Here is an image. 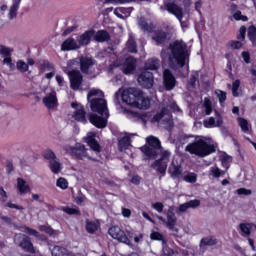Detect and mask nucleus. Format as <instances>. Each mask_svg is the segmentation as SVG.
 <instances>
[{
	"mask_svg": "<svg viewBox=\"0 0 256 256\" xmlns=\"http://www.w3.org/2000/svg\"><path fill=\"white\" fill-rule=\"evenodd\" d=\"M122 101L131 107L144 111L151 107V98L145 96L141 89L135 87H130L122 93Z\"/></svg>",
	"mask_w": 256,
	"mask_h": 256,
	"instance_id": "1",
	"label": "nucleus"
},
{
	"mask_svg": "<svg viewBox=\"0 0 256 256\" xmlns=\"http://www.w3.org/2000/svg\"><path fill=\"white\" fill-rule=\"evenodd\" d=\"M169 49L171 51V55L169 56V63L176 62L180 69L185 67V63H187V59H189V51H187V44H183L178 40L169 44Z\"/></svg>",
	"mask_w": 256,
	"mask_h": 256,
	"instance_id": "2",
	"label": "nucleus"
},
{
	"mask_svg": "<svg viewBox=\"0 0 256 256\" xmlns=\"http://www.w3.org/2000/svg\"><path fill=\"white\" fill-rule=\"evenodd\" d=\"M185 151L190 153V155H196L197 157H207L212 153H215L217 149L215 145L207 143L204 139H196L194 142L189 143Z\"/></svg>",
	"mask_w": 256,
	"mask_h": 256,
	"instance_id": "3",
	"label": "nucleus"
},
{
	"mask_svg": "<svg viewBox=\"0 0 256 256\" xmlns=\"http://www.w3.org/2000/svg\"><path fill=\"white\" fill-rule=\"evenodd\" d=\"M108 234L112 239H115L118 243H123L124 245L131 246V239H134L135 243H139V237L135 236L133 230H123L119 226H112L109 228Z\"/></svg>",
	"mask_w": 256,
	"mask_h": 256,
	"instance_id": "4",
	"label": "nucleus"
},
{
	"mask_svg": "<svg viewBox=\"0 0 256 256\" xmlns=\"http://www.w3.org/2000/svg\"><path fill=\"white\" fill-rule=\"evenodd\" d=\"M164 9H166L170 15H174L178 19L182 29H189V20H183V8H181L173 0L164 1Z\"/></svg>",
	"mask_w": 256,
	"mask_h": 256,
	"instance_id": "5",
	"label": "nucleus"
},
{
	"mask_svg": "<svg viewBox=\"0 0 256 256\" xmlns=\"http://www.w3.org/2000/svg\"><path fill=\"white\" fill-rule=\"evenodd\" d=\"M16 245L22 249V251H25V253H32L35 254V246L33 245V242L31 241V237H29L26 234L20 233L15 236L14 239Z\"/></svg>",
	"mask_w": 256,
	"mask_h": 256,
	"instance_id": "6",
	"label": "nucleus"
},
{
	"mask_svg": "<svg viewBox=\"0 0 256 256\" xmlns=\"http://www.w3.org/2000/svg\"><path fill=\"white\" fill-rule=\"evenodd\" d=\"M166 218H163V216H157V220L161 221L162 223H165L167 228L170 229V231H173L175 229V225H177V216H175V206H169L168 210L165 211Z\"/></svg>",
	"mask_w": 256,
	"mask_h": 256,
	"instance_id": "7",
	"label": "nucleus"
},
{
	"mask_svg": "<svg viewBox=\"0 0 256 256\" xmlns=\"http://www.w3.org/2000/svg\"><path fill=\"white\" fill-rule=\"evenodd\" d=\"M137 81L143 89H151L155 84V77L152 72L147 70H142V72L138 75Z\"/></svg>",
	"mask_w": 256,
	"mask_h": 256,
	"instance_id": "8",
	"label": "nucleus"
},
{
	"mask_svg": "<svg viewBox=\"0 0 256 256\" xmlns=\"http://www.w3.org/2000/svg\"><path fill=\"white\" fill-rule=\"evenodd\" d=\"M70 87L73 91H79L83 85V74L79 70H71L68 72Z\"/></svg>",
	"mask_w": 256,
	"mask_h": 256,
	"instance_id": "9",
	"label": "nucleus"
},
{
	"mask_svg": "<svg viewBox=\"0 0 256 256\" xmlns=\"http://www.w3.org/2000/svg\"><path fill=\"white\" fill-rule=\"evenodd\" d=\"M91 111L93 113H99V115H106L107 111V100L103 98H94L90 102Z\"/></svg>",
	"mask_w": 256,
	"mask_h": 256,
	"instance_id": "10",
	"label": "nucleus"
},
{
	"mask_svg": "<svg viewBox=\"0 0 256 256\" xmlns=\"http://www.w3.org/2000/svg\"><path fill=\"white\" fill-rule=\"evenodd\" d=\"M137 70V59L133 56H128L121 66V71L124 75H133Z\"/></svg>",
	"mask_w": 256,
	"mask_h": 256,
	"instance_id": "11",
	"label": "nucleus"
},
{
	"mask_svg": "<svg viewBox=\"0 0 256 256\" xmlns=\"http://www.w3.org/2000/svg\"><path fill=\"white\" fill-rule=\"evenodd\" d=\"M163 85L166 91H173L175 89V85H177V79L169 69H165L163 71Z\"/></svg>",
	"mask_w": 256,
	"mask_h": 256,
	"instance_id": "12",
	"label": "nucleus"
},
{
	"mask_svg": "<svg viewBox=\"0 0 256 256\" xmlns=\"http://www.w3.org/2000/svg\"><path fill=\"white\" fill-rule=\"evenodd\" d=\"M70 155L74 159L82 161L83 157L87 156V148H85L84 144L76 143L75 146L70 147Z\"/></svg>",
	"mask_w": 256,
	"mask_h": 256,
	"instance_id": "13",
	"label": "nucleus"
},
{
	"mask_svg": "<svg viewBox=\"0 0 256 256\" xmlns=\"http://www.w3.org/2000/svg\"><path fill=\"white\" fill-rule=\"evenodd\" d=\"M96 61L92 57L81 56L79 59L80 71L84 75H89V70L93 65H95Z\"/></svg>",
	"mask_w": 256,
	"mask_h": 256,
	"instance_id": "14",
	"label": "nucleus"
},
{
	"mask_svg": "<svg viewBox=\"0 0 256 256\" xmlns=\"http://www.w3.org/2000/svg\"><path fill=\"white\" fill-rule=\"evenodd\" d=\"M152 41L156 43V45L164 47L167 43V38L169 37V33L164 31L163 29H158L153 31Z\"/></svg>",
	"mask_w": 256,
	"mask_h": 256,
	"instance_id": "15",
	"label": "nucleus"
},
{
	"mask_svg": "<svg viewBox=\"0 0 256 256\" xmlns=\"http://www.w3.org/2000/svg\"><path fill=\"white\" fill-rule=\"evenodd\" d=\"M93 35H95V29H90L85 31L83 34L77 37V43L80 47H85L91 43V39H93Z\"/></svg>",
	"mask_w": 256,
	"mask_h": 256,
	"instance_id": "16",
	"label": "nucleus"
},
{
	"mask_svg": "<svg viewBox=\"0 0 256 256\" xmlns=\"http://www.w3.org/2000/svg\"><path fill=\"white\" fill-rule=\"evenodd\" d=\"M89 121L97 129H105V127H107V119H105L102 116H99L97 114L90 113Z\"/></svg>",
	"mask_w": 256,
	"mask_h": 256,
	"instance_id": "17",
	"label": "nucleus"
},
{
	"mask_svg": "<svg viewBox=\"0 0 256 256\" xmlns=\"http://www.w3.org/2000/svg\"><path fill=\"white\" fill-rule=\"evenodd\" d=\"M44 105L47 107V109H55L57 107V92L53 91L49 93V95L45 96L42 99Z\"/></svg>",
	"mask_w": 256,
	"mask_h": 256,
	"instance_id": "18",
	"label": "nucleus"
},
{
	"mask_svg": "<svg viewBox=\"0 0 256 256\" xmlns=\"http://www.w3.org/2000/svg\"><path fill=\"white\" fill-rule=\"evenodd\" d=\"M92 37L96 43H107L111 41V34L107 30H98Z\"/></svg>",
	"mask_w": 256,
	"mask_h": 256,
	"instance_id": "19",
	"label": "nucleus"
},
{
	"mask_svg": "<svg viewBox=\"0 0 256 256\" xmlns=\"http://www.w3.org/2000/svg\"><path fill=\"white\" fill-rule=\"evenodd\" d=\"M168 173L172 179H181L183 177V168L181 165H176L172 162L169 166Z\"/></svg>",
	"mask_w": 256,
	"mask_h": 256,
	"instance_id": "20",
	"label": "nucleus"
},
{
	"mask_svg": "<svg viewBox=\"0 0 256 256\" xmlns=\"http://www.w3.org/2000/svg\"><path fill=\"white\" fill-rule=\"evenodd\" d=\"M62 51H75L77 49H80L79 44H77V41L75 38H67L61 45Z\"/></svg>",
	"mask_w": 256,
	"mask_h": 256,
	"instance_id": "21",
	"label": "nucleus"
},
{
	"mask_svg": "<svg viewBox=\"0 0 256 256\" xmlns=\"http://www.w3.org/2000/svg\"><path fill=\"white\" fill-rule=\"evenodd\" d=\"M161 61L158 58H150L144 64V71H158Z\"/></svg>",
	"mask_w": 256,
	"mask_h": 256,
	"instance_id": "22",
	"label": "nucleus"
},
{
	"mask_svg": "<svg viewBox=\"0 0 256 256\" xmlns=\"http://www.w3.org/2000/svg\"><path fill=\"white\" fill-rule=\"evenodd\" d=\"M85 142L87 143V145H89L92 151H95L96 153H101V144H99L97 139H95V134L88 135L85 138Z\"/></svg>",
	"mask_w": 256,
	"mask_h": 256,
	"instance_id": "23",
	"label": "nucleus"
},
{
	"mask_svg": "<svg viewBox=\"0 0 256 256\" xmlns=\"http://www.w3.org/2000/svg\"><path fill=\"white\" fill-rule=\"evenodd\" d=\"M16 189L19 195H25L29 193V191H31V187L29 186V184H27V181H25V179L23 178H17Z\"/></svg>",
	"mask_w": 256,
	"mask_h": 256,
	"instance_id": "24",
	"label": "nucleus"
},
{
	"mask_svg": "<svg viewBox=\"0 0 256 256\" xmlns=\"http://www.w3.org/2000/svg\"><path fill=\"white\" fill-rule=\"evenodd\" d=\"M151 168L155 169L158 173L165 176L167 174V161L155 160L151 164Z\"/></svg>",
	"mask_w": 256,
	"mask_h": 256,
	"instance_id": "25",
	"label": "nucleus"
},
{
	"mask_svg": "<svg viewBox=\"0 0 256 256\" xmlns=\"http://www.w3.org/2000/svg\"><path fill=\"white\" fill-rule=\"evenodd\" d=\"M87 112L85 111V107L80 106L79 109H77L74 112V119L75 121H78V123H83L84 125H87Z\"/></svg>",
	"mask_w": 256,
	"mask_h": 256,
	"instance_id": "26",
	"label": "nucleus"
},
{
	"mask_svg": "<svg viewBox=\"0 0 256 256\" xmlns=\"http://www.w3.org/2000/svg\"><path fill=\"white\" fill-rule=\"evenodd\" d=\"M199 205H201V200L194 199L181 204L178 209L180 213H185L187 209H196V207H199Z\"/></svg>",
	"mask_w": 256,
	"mask_h": 256,
	"instance_id": "27",
	"label": "nucleus"
},
{
	"mask_svg": "<svg viewBox=\"0 0 256 256\" xmlns=\"http://www.w3.org/2000/svg\"><path fill=\"white\" fill-rule=\"evenodd\" d=\"M255 225L253 223H240L239 230L241 237H251V231Z\"/></svg>",
	"mask_w": 256,
	"mask_h": 256,
	"instance_id": "28",
	"label": "nucleus"
},
{
	"mask_svg": "<svg viewBox=\"0 0 256 256\" xmlns=\"http://www.w3.org/2000/svg\"><path fill=\"white\" fill-rule=\"evenodd\" d=\"M140 149L142 153L148 157V159H156L157 155H159V153H157L158 150L156 148H152L151 146L144 145Z\"/></svg>",
	"mask_w": 256,
	"mask_h": 256,
	"instance_id": "29",
	"label": "nucleus"
},
{
	"mask_svg": "<svg viewBox=\"0 0 256 256\" xmlns=\"http://www.w3.org/2000/svg\"><path fill=\"white\" fill-rule=\"evenodd\" d=\"M217 243H219V241H217V238H215V236H208L201 239L200 247H215Z\"/></svg>",
	"mask_w": 256,
	"mask_h": 256,
	"instance_id": "30",
	"label": "nucleus"
},
{
	"mask_svg": "<svg viewBox=\"0 0 256 256\" xmlns=\"http://www.w3.org/2000/svg\"><path fill=\"white\" fill-rule=\"evenodd\" d=\"M131 147V137L129 136H123L119 141H118V148L120 151H125Z\"/></svg>",
	"mask_w": 256,
	"mask_h": 256,
	"instance_id": "31",
	"label": "nucleus"
},
{
	"mask_svg": "<svg viewBox=\"0 0 256 256\" xmlns=\"http://www.w3.org/2000/svg\"><path fill=\"white\" fill-rule=\"evenodd\" d=\"M49 169L54 173V175H59L61 173V163L59 162V159L51 160L49 162Z\"/></svg>",
	"mask_w": 256,
	"mask_h": 256,
	"instance_id": "32",
	"label": "nucleus"
},
{
	"mask_svg": "<svg viewBox=\"0 0 256 256\" xmlns=\"http://www.w3.org/2000/svg\"><path fill=\"white\" fill-rule=\"evenodd\" d=\"M146 143H148V147H152L154 149H161V140L155 136H150L146 139Z\"/></svg>",
	"mask_w": 256,
	"mask_h": 256,
	"instance_id": "33",
	"label": "nucleus"
},
{
	"mask_svg": "<svg viewBox=\"0 0 256 256\" xmlns=\"http://www.w3.org/2000/svg\"><path fill=\"white\" fill-rule=\"evenodd\" d=\"M248 39L250 43H252V47H256V27L255 25H251L248 27Z\"/></svg>",
	"mask_w": 256,
	"mask_h": 256,
	"instance_id": "34",
	"label": "nucleus"
},
{
	"mask_svg": "<svg viewBox=\"0 0 256 256\" xmlns=\"http://www.w3.org/2000/svg\"><path fill=\"white\" fill-rule=\"evenodd\" d=\"M167 113H169V109H167V107H163L160 112L156 113L153 116L152 122L153 123H160L161 119H163V117H165V115H167Z\"/></svg>",
	"mask_w": 256,
	"mask_h": 256,
	"instance_id": "35",
	"label": "nucleus"
},
{
	"mask_svg": "<svg viewBox=\"0 0 256 256\" xmlns=\"http://www.w3.org/2000/svg\"><path fill=\"white\" fill-rule=\"evenodd\" d=\"M99 229V224L94 222V221H86V231L87 233H90L91 235H93V233H95L96 231H98Z\"/></svg>",
	"mask_w": 256,
	"mask_h": 256,
	"instance_id": "36",
	"label": "nucleus"
},
{
	"mask_svg": "<svg viewBox=\"0 0 256 256\" xmlns=\"http://www.w3.org/2000/svg\"><path fill=\"white\" fill-rule=\"evenodd\" d=\"M42 157L44 159H46V161H49V163H51V161H55V159H57V155H55V152H53V150L51 149H46L42 152Z\"/></svg>",
	"mask_w": 256,
	"mask_h": 256,
	"instance_id": "37",
	"label": "nucleus"
},
{
	"mask_svg": "<svg viewBox=\"0 0 256 256\" xmlns=\"http://www.w3.org/2000/svg\"><path fill=\"white\" fill-rule=\"evenodd\" d=\"M150 239L152 241H161L163 243V245H165L167 243V240L165 239V236H163L162 233L157 232V231L151 232Z\"/></svg>",
	"mask_w": 256,
	"mask_h": 256,
	"instance_id": "38",
	"label": "nucleus"
},
{
	"mask_svg": "<svg viewBox=\"0 0 256 256\" xmlns=\"http://www.w3.org/2000/svg\"><path fill=\"white\" fill-rule=\"evenodd\" d=\"M61 211L67 215H81V210L79 208H71L69 206H64L61 208Z\"/></svg>",
	"mask_w": 256,
	"mask_h": 256,
	"instance_id": "39",
	"label": "nucleus"
},
{
	"mask_svg": "<svg viewBox=\"0 0 256 256\" xmlns=\"http://www.w3.org/2000/svg\"><path fill=\"white\" fill-rule=\"evenodd\" d=\"M247 37V27L245 25H242L239 28L238 34L236 35V39L238 41H245Z\"/></svg>",
	"mask_w": 256,
	"mask_h": 256,
	"instance_id": "40",
	"label": "nucleus"
},
{
	"mask_svg": "<svg viewBox=\"0 0 256 256\" xmlns=\"http://www.w3.org/2000/svg\"><path fill=\"white\" fill-rule=\"evenodd\" d=\"M227 47H231L233 50H239L243 48V42L241 40H230Z\"/></svg>",
	"mask_w": 256,
	"mask_h": 256,
	"instance_id": "41",
	"label": "nucleus"
},
{
	"mask_svg": "<svg viewBox=\"0 0 256 256\" xmlns=\"http://www.w3.org/2000/svg\"><path fill=\"white\" fill-rule=\"evenodd\" d=\"M204 108L206 115H210L211 113H213V104L211 102V99L207 97L204 98Z\"/></svg>",
	"mask_w": 256,
	"mask_h": 256,
	"instance_id": "42",
	"label": "nucleus"
},
{
	"mask_svg": "<svg viewBox=\"0 0 256 256\" xmlns=\"http://www.w3.org/2000/svg\"><path fill=\"white\" fill-rule=\"evenodd\" d=\"M16 67L18 71H21V73H27V71H29V64L25 63L23 60H19Z\"/></svg>",
	"mask_w": 256,
	"mask_h": 256,
	"instance_id": "43",
	"label": "nucleus"
},
{
	"mask_svg": "<svg viewBox=\"0 0 256 256\" xmlns=\"http://www.w3.org/2000/svg\"><path fill=\"white\" fill-rule=\"evenodd\" d=\"M238 123L244 133L249 132V122L245 118H238Z\"/></svg>",
	"mask_w": 256,
	"mask_h": 256,
	"instance_id": "44",
	"label": "nucleus"
},
{
	"mask_svg": "<svg viewBox=\"0 0 256 256\" xmlns=\"http://www.w3.org/2000/svg\"><path fill=\"white\" fill-rule=\"evenodd\" d=\"M215 93L217 95L220 105H223V103L227 101V92L223 90H216Z\"/></svg>",
	"mask_w": 256,
	"mask_h": 256,
	"instance_id": "45",
	"label": "nucleus"
},
{
	"mask_svg": "<svg viewBox=\"0 0 256 256\" xmlns=\"http://www.w3.org/2000/svg\"><path fill=\"white\" fill-rule=\"evenodd\" d=\"M233 18L235 19V21H243L244 23H246L247 21H249V17L243 15L241 13V10H237L234 14H233Z\"/></svg>",
	"mask_w": 256,
	"mask_h": 256,
	"instance_id": "46",
	"label": "nucleus"
},
{
	"mask_svg": "<svg viewBox=\"0 0 256 256\" xmlns=\"http://www.w3.org/2000/svg\"><path fill=\"white\" fill-rule=\"evenodd\" d=\"M21 229H24V233L27 235H31L32 237H38L39 236V231L29 227V226H22Z\"/></svg>",
	"mask_w": 256,
	"mask_h": 256,
	"instance_id": "47",
	"label": "nucleus"
},
{
	"mask_svg": "<svg viewBox=\"0 0 256 256\" xmlns=\"http://www.w3.org/2000/svg\"><path fill=\"white\" fill-rule=\"evenodd\" d=\"M186 183H197V174L190 172L184 176Z\"/></svg>",
	"mask_w": 256,
	"mask_h": 256,
	"instance_id": "48",
	"label": "nucleus"
},
{
	"mask_svg": "<svg viewBox=\"0 0 256 256\" xmlns=\"http://www.w3.org/2000/svg\"><path fill=\"white\" fill-rule=\"evenodd\" d=\"M239 87H241V81L240 80H235L232 83V94L233 97H239V93L237 91H239Z\"/></svg>",
	"mask_w": 256,
	"mask_h": 256,
	"instance_id": "49",
	"label": "nucleus"
},
{
	"mask_svg": "<svg viewBox=\"0 0 256 256\" xmlns=\"http://www.w3.org/2000/svg\"><path fill=\"white\" fill-rule=\"evenodd\" d=\"M56 185L60 189L65 190L67 187H69V182H67V179L61 177L57 180Z\"/></svg>",
	"mask_w": 256,
	"mask_h": 256,
	"instance_id": "50",
	"label": "nucleus"
},
{
	"mask_svg": "<svg viewBox=\"0 0 256 256\" xmlns=\"http://www.w3.org/2000/svg\"><path fill=\"white\" fill-rule=\"evenodd\" d=\"M39 230L46 233L47 235H55V230L51 226L40 225Z\"/></svg>",
	"mask_w": 256,
	"mask_h": 256,
	"instance_id": "51",
	"label": "nucleus"
},
{
	"mask_svg": "<svg viewBox=\"0 0 256 256\" xmlns=\"http://www.w3.org/2000/svg\"><path fill=\"white\" fill-rule=\"evenodd\" d=\"M140 27L142 31H146V33H153V26L145 21L141 22Z\"/></svg>",
	"mask_w": 256,
	"mask_h": 256,
	"instance_id": "52",
	"label": "nucleus"
},
{
	"mask_svg": "<svg viewBox=\"0 0 256 256\" xmlns=\"http://www.w3.org/2000/svg\"><path fill=\"white\" fill-rule=\"evenodd\" d=\"M7 199H9L7 191H5V188H3V186H0V202L7 203Z\"/></svg>",
	"mask_w": 256,
	"mask_h": 256,
	"instance_id": "53",
	"label": "nucleus"
},
{
	"mask_svg": "<svg viewBox=\"0 0 256 256\" xmlns=\"http://www.w3.org/2000/svg\"><path fill=\"white\" fill-rule=\"evenodd\" d=\"M0 55L3 57H11V49L7 48L4 45H0Z\"/></svg>",
	"mask_w": 256,
	"mask_h": 256,
	"instance_id": "54",
	"label": "nucleus"
},
{
	"mask_svg": "<svg viewBox=\"0 0 256 256\" xmlns=\"http://www.w3.org/2000/svg\"><path fill=\"white\" fill-rule=\"evenodd\" d=\"M41 71H45V69H48V71H55V66L51 64V62H44L40 65Z\"/></svg>",
	"mask_w": 256,
	"mask_h": 256,
	"instance_id": "55",
	"label": "nucleus"
},
{
	"mask_svg": "<svg viewBox=\"0 0 256 256\" xmlns=\"http://www.w3.org/2000/svg\"><path fill=\"white\" fill-rule=\"evenodd\" d=\"M17 11H19L18 6H11L9 10V19H15L17 17Z\"/></svg>",
	"mask_w": 256,
	"mask_h": 256,
	"instance_id": "56",
	"label": "nucleus"
},
{
	"mask_svg": "<svg viewBox=\"0 0 256 256\" xmlns=\"http://www.w3.org/2000/svg\"><path fill=\"white\" fill-rule=\"evenodd\" d=\"M52 256H63V247L54 246L52 249Z\"/></svg>",
	"mask_w": 256,
	"mask_h": 256,
	"instance_id": "57",
	"label": "nucleus"
},
{
	"mask_svg": "<svg viewBox=\"0 0 256 256\" xmlns=\"http://www.w3.org/2000/svg\"><path fill=\"white\" fill-rule=\"evenodd\" d=\"M213 177H215L216 179H219V177H221V175H225V171L219 169V168H212L211 170Z\"/></svg>",
	"mask_w": 256,
	"mask_h": 256,
	"instance_id": "58",
	"label": "nucleus"
},
{
	"mask_svg": "<svg viewBox=\"0 0 256 256\" xmlns=\"http://www.w3.org/2000/svg\"><path fill=\"white\" fill-rule=\"evenodd\" d=\"M15 171V167L13 166V160H8L6 163V173L7 175H11Z\"/></svg>",
	"mask_w": 256,
	"mask_h": 256,
	"instance_id": "59",
	"label": "nucleus"
},
{
	"mask_svg": "<svg viewBox=\"0 0 256 256\" xmlns=\"http://www.w3.org/2000/svg\"><path fill=\"white\" fill-rule=\"evenodd\" d=\"M5 207H8L9 209H16L17 211H23V209H25V207L13 204V202H7Z\"/></svg>",
	"mask_w": 256,
	"mask_h": 256,
	"instance_id": "60",
	"label": "nucleus"
},
{
	"mask_svg": "<svg viewBox=\"0 0 256 256\" xmlns=\"http://www.w3.org/2000/svg\"><path fill=\"white\" fill-rule=\"evenodd\" d=\"M152 208H154L155 211H157V213H161L163 211V209L165 208V205H163L162 202H156V203L152 204Z\"/></svg>",
	"mask_w": 256,
	"mask_h": 256,
	"instance_id": "61",
	"label": "nucleus"
},
{
	"mask_svg": "<svg viewBox=\"0 0 256 256\" xmlns=\"http://www.w3.org/2000/svg\"><path fill=\"white\" fill-rule=\"evenodd\" d=\"M241 55H242L243 61L247 65H249V63H251V54L249 53V51H243Z\"/></svg>",
	"mask_w": 256,
	"mask_h": 256,
	"instance_id": "62",
	"label": "nucleus"
},
{
	"mask_svg": "<svg viewBox=\"0 0 256 256\" xmlns=\"http://www.w3.org/2000/svg\"><path fill=\"white\" fill-rule=\"evenodd\" d=\"M128 50L130 53H137V43L135 41H131L128 43Z\"/></svg>",
	"mask_w": 256,
	"mask_h": 256,
	"instance_id": "63",
	"label": "nucleus"
},
{
	"mask_svg": "<svg viewBox=\"0 0 256 256\" xmlns=\"http://www.w3.org/2000/svg\"><path fill=\"white\" fill-rule=\"evenodd\" d=\"M204 126L208 128L215 127V117H210L208 120H205Z\"/></svg>",
	"mask_w": 256,
	"mask_h": 256,
	"instance_id": "64",
	"label": "nucleus"
}]
</instances>
